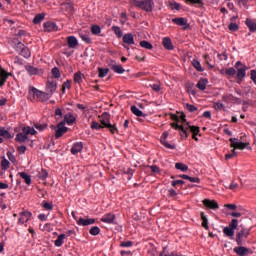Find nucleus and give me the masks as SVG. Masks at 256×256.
Segmentation results:
<instances>
[{
	"label": "nucleus",
	"instance_id": "f257e3e1",
	"mask_svg": "<svg viewBox=\"0 0 256 256\" xmlns=\"http://www.w3.org/2000/svg\"><path fill=\"white\" fill-rule=\"evenodd\" d=\"M99 117V122L104 129H108L111 135H115V133H119V129H117V124H111V114L109 112H103Z\"/></svg>",
	"mask_w": 256,
	"mask_h": 256
},
{
	"label": "nucleus",
	"instance_id": "f03ea898",
	"mask_svg": "<svg viewBox=\"0 0 256 256\" xmlns=\"http://www.w3.org/2000/svg\"><path fill=\"white\" fill-rule=\"evenodd\" d=\"M130 5L132 7H139V9L146 11V13H151L155 7V2L153 0H130Z\"/></svg>",
	"mask_w": 256,
	"mask_h": 256
},
{
	"label": "nucleus",
	"instance_id": "7ed1b4c3",
	"mask_svg": "<svg viewBox=\"0 0 256 256\" xmlns=\"http://www.w3.org/2000/svg\"><path fill=\"white\" fill-rule=\"evenodd\" d=\"M29 93L33 94V98L36 101H40L41 103H45V101H49L51 99V94L47 92H43L35 87H30Z\"/></svg>",
	"mask_w": 256,
	"mask_h": 256
},
{
	"label": "nucleus",
	"instance_id": "20e7f679",
	"mask_svg": "<svg viewBox=\"0 0 256 256\" xmlns=\"http://www.w3.org/2000/svg\"><path fill=\"white\" fill-rule=\"evenodd\" d=\"M239 227V220L232 219L228 226L224 227L223 233L229 239H233L235 237V229Z\"/></svg>",
	"mask_w": 256,
	"mask_h": 256
},
{
	"label": "nucleus",
	"instance_id": "39448f33",
	"mask_svg": "<svg viewBox=\"0 0 256 256\" xmlns=\"http://www.w3.org/2000/svg\"><path fill=\"white\" fill-rule=\"evenodd\" d=\"M240 230L236 233V243L237 245H243V239H247L251 235V229L245 228V226L240 225Z\"/></svg>",
	"mask_w": 256,
	"mask_h": 256
},
{
	"label": "nucleus",
	"instance_id": "423d86ee",
	"mask_svg": "<svg viewBox=\"0 0 256 256\" xmlns=\"http://www.w3.org/2000/svg\"><path fill=\"white\" fill-rule=\"evenodd\" d=\"M51 129H55V139H61L69 131V128L65 126V121H61L57 126H51Z\"/></svg>",
	"mask_w": 256,
	"mask_h": 256
},
{
	"label": "nucleus",
	"instance_id": "0eeeda50",
	"mask_svg": "<svg viewBox=\"0 0 256 256\" xmlns=\"http://www.w3.org/2000/svg\"><path fill=\"white\" fill-rule=\"evenodd\" d=\"M16 51H19L20 55L25 59H29V57H31V50H29L21 41L17 43Z\"/></svg>",
	"mask_w": 256,
	"mask_h": 256
},
{
	"label": "nucleus",
	"instance_id": "6e6552de",
	"mask_svg": "<svg viewBox=\"0 0 256 256\" xmlns=\"http://www.w3.org/2000/svg\"><path fill=\"white\" fill-rule=\"evenodd\" d=\"M233 251L238 256H249L253 253V251H251V249H249L243 245H238V246L234 247Z\"/></svg>",
	"mask_w": 256,
	"mask_h": 256
},
{
	"label": "nucleus",
	"instance_id": "1a4fd4ad",
	"mask_svg": "<svg viewBox=\"0 0 256 256\" xmlns=\"http://www.w3.org/2000/svg\"><path fill=\"white\" fill-rule=\"evenodd\" d=\"M247 145H249V143L240 142L238 138H230V146L233 147V149L243 151V149L247 148Z\"/></svg>",
	"mask_w": 256,
	"mask_h": 256
},
{
	"label": "nucleus",
	"instance_id": "9d476101",
	"mask_svg": "<svg viewBox=\"0 0 256 256\" xmlns=\"http://www.w3.org/2000/svg\"><path fill=\"white\" fill-rule=\"evenodd\" d=\"M32 213L30 211H22L19 213V219H18V225H25V223H27L28 221L31 220L32 217Z\"/></svg>",
	"mask_w": 256,
	"mask_h": 256
},
{
	"label": "nucleus",
	"instance_id": "9b49d317",
	"mask_svg": "<svg viewBox=\"0 0 256 256\" xmlns=\"http://www.w3.org/2000/svg\"><path fill=\"white\" fill-rule=\"evenodd\" d=\"M43 27L46 33H53V32L59 31V26H57L55 22H51V21L45 22L43 24Z\"/></svg>",
	"mask_w": 256,
	"mask_h": 256
},
{
	"label": "nucleus",
	"instance_id": "f8f14e48",
	"mask_svg": "<svg viewBox=\"0 0 256 256\" xmlns=\"http://www.w3.org/2000/svg\"><path fill=\"white\" fill-rule=\"evenodd\" d=\"M202 203L207 209H212L213 211H217V209H219V203L215 200L204 199Z\"/></svg>",
	"mask_w": 256,
	"mask_h": 256
},
{
	"label": "nucleus",
	"instance_id": "ddd939ff",
	"mask_svg": "<svg viewBox=\"0 0 256 256\" xmlns=\"http://www.w3.org/2000/svg\"><path fill=\"white\" fill-rule=\"evenodd\" d=\"M167 137H169V132H163L160 138V143H162L166 149H176L177 146H175V144H170L167 142Z\"/></svg>",
	"mask_w": 256,
	"mask_h": 256
},
{
	"label": "nucleus",
	"instance_id": "4468645a",
	"mask_svg": "<svg viewBox=\"0 0 256 256\" xmlns=\"http://www.w3.org/2000/svg\"><path fill=\"white\" fill-rule=\"evenodd\" d=\"M46 91L50 97H53V94L57 91V81H48L46 83Z\"/></svg>",
	"mask_w": 256,
	"mask_h": 256
},
{
	"label": "nucleus",
	"instance_id": "2eb2a0df",
	"mask_svg": "<svg viewBox=\"0 0 256 256\" xmlns=\"http://www.w3.org/2000/svg\"><path fill=\"white\" fill-rule=\"evenodd\" d=\"M115 219H116L115 214L107 213L104 216H102L100 221H102V223H107L108 225H113V223H115Z\"/></svg>",
	"mask_w": 256,
	"mask_h": 256
},
{
	"label": "nucleus",
	"instance_id": "dca6fc26",
	"mask_svg": "<svg viewBox=\"0 0 256 256\" xmlns=\"http://www.w3.org/2000/svg\"><path fill=\"white\" fill-rule=\"evenodd\" d=\"M95 223V218H79L77 220V225H79L80 227H87L89 225H94Z\"/></svg>",
	"mask_w": 256,
	"mask_h": 256
},
{
	"label": "nucleus",
	"instance_id": "f3484780",
	"mask_svg": "<svg viewBox=\"0 0 256 256\" xmlns=\"http://www.w3.org/2000/svg\"><path fill=\"white\" fill-rule=\"evenodd\" d=\"M247 76V66L243 65L241 68L237 69L236 77L238 81H243L245 77Z\"/></svg>",
	"mask_w": 256,
	"mask_h": 256
},
{
	"label": "nucleus",
	"instance_id": "a211bd4d",
	"mask_svg": "<svg viewBox=\"0 0 256 256\" xmlns=\"http://www.w3.org/2000/svg\"><path fill=\"white\" fill-rule=\"evenodd\" d=\"M122 41L125 45H135V37L133 36V33L125 34Z\"/></svg>",
	"mask_w": 256,
	"mask_h": 256
},
{
	"label": "nucleus",
	"instance_id": "6ab92c4d",
	"mask_svg": "<svg viewBox=\"0 0 256 256\" xmlns=\"http://www.w3.org/2000/svg\"><path fill=\"white\" fill-rule=\"evenodd\" d=\"M83 151V142H75L71 148V154L77 155Z\"/></svg>",
	"mask_w": 256,
	"mask_h": 256
},
{
	"label": "nucleus",
	"instance_id": "aec40b11",
	"mask_svg": "<svg viewBox=\"0 0 256 256\" xmlns=\"http://www.w3.org/2000/svg\"><path fill=\"white\" fill-rule=\"evenodd\" d=\"M162 45H163L164 49H167V51H173V49H174L173 42L171 41V38H169V37H164L162 39Z\"/></svg>",
	"mask_w": 256,
	"mask_h": 256
},
{
	"label": "nucleus",
	"instance_id": "412c9836",
	"mask_svg": "<svg viewBox=\"0 0 256 256\" xmlns=\"http://www.w3.org/2000/svg\"><path fill=\"white\" fill-rule=\"evenodd\" d=\"M208 84L209 80L207 78H200V80L196 84V87L197 89H200V91H205L207 89Z\"/></svg>",
	"mask_w": 256,
	"mask_h": 256
},
{
	"label": "nucleus",
	"instance_id": "4be33fe9",
	"mask_svg": "<svg viewBox=\"0 0 256 256\" xmlns=\"http://www.w3.org/2000/svg\"><path fill=\"white\" fill-rule=\"evenodd\" d=\"M67 43L70 49H75V47L79 45V41H77V38L75 36H68Z\"/></svg>",
	"mask_w": 256,
	"mask_h": 256
},
{
	"label": "nucleus",
	"instance_id": "5701e85b",
	"mask_svg": "<svg viewBox=\"0 0 256 256\" xmlns=\"http://www.w3.org/2000/svg\"><path fill=\"white\" fill-rule=\"evenodd\" d=\"M220 73L221 75H226L227 79H230L231 77H233V75L237 74V70H235V68L233 67H230L226 70H221Z\"/></svg>",
	"mask_w": 256,
	"mask_h": 256
},
{
	"label": "nucleus",
	"instance_id": "b1692460",
	"mask_svg": "<svg viewBox=\"0 0 256 256\" xmlns=\"http://www.w3.org/2000/svg\"><path fill=\"white\" fill-rule=\"evenodd\" d=\"M245 25L248 27L250 33H256V22L251 19H246Z\"/></svg>",
	"mask_w": 256,
	"mask_h": 256
},
{
	"label": "nucleus",
	"instance_id": "393cba45",
	"mask_svg": "<svg viewBox=\"0 0 256 256\" xmlns=\"http://www.w3.org/2000/svg\"><path fill=\"white\" fill-rule=\"evenodd\" d=\"M65 123L68 125H73L77 121V118L73 115V113H68L64 116Z\"/></svg>",
	"mask_w": 256,
	"mask_h": 256
},
{
	"label": "nucleus",
	"instance_id": "a878e982",
	"mask_svg": "<svg viewBox=\"0 0 256 256\" xmlns=\"http://www.w3.org/2000/svg\"><path fill=\"white\" fill-rule=\"evenodd\" d=\"M25 70L31 77H33V75H39V68H35L34 66L26 65Z\"/></svg>",
	"mask_w": 256,
	"mask_h": 256
},
{
	"label": "nucleus",
	"instance_id": "bb28decb",
	"mask_svg": "<svg viewBox=\"0 0 256 256\" xmlns=\"http://www.w3.org/2000/svg\"><path fill=\"white\" fill-rule=\"evenodd\" d=\"M19 177H21V179L24 180V183H26V185H31L32 180H31V175L25 173V172H19L18 173Z\"/></svg>",
	"mask_w": 256,
	"mask_h": 256
},
{
	"label": "nucleus",
	"instance_id": "cd10ccee",
	"mask_svg": "<svg viewBox=\"0 0 256 256\" xmlns=\"http://www.w3.org/2000/svg\"><path fill=\"white\" fill-rule=\"evenodd\" d=\"M130 110L132 111L133 115H136V117H147V114L143 113V111L138 109V107L135 105L131 106Z\"/></svg>",
	"mask_w": 256,
	"mask_h": 256
},
{
	"label": "nucleus",
	"instance_id": "c85d7f7f",
	"mask_svg": "<svg viewBox=\"0 0 256 256\" xmlns=\"http://www.w3.org/2000/svg\"><path fill=\"white\" fill-rule=\"evenodd\" d=\"M186 3L187 5H193L198 9H201V7H203V0H186Z\"/></svg>",
	"mask_w": 256,
	"mask_h": 256
},
{
	"label": "nucleus",
	"instance_id": "c756f323",
	"mask_svg": "<svg viewBox=\"0 0 256 256\" xmlns=\"http://www.w3.org/2000/svg\"><path fill=\"white\" fill-rule=\"evenodd\" d=\"M111 69L112 71H114V73H117L118 75H123V73H125V69L121 65L114 64L111 66Z\"/></svg>",
	"mask_w": 256,
	"mask_h": 256
},
{
	"label": "nucleus",
	"instance_id": "7c9ffc66",
	"mask_svg": "<svg viewBox=\"0 0 256 256\" xmlns=\"http://www.w3.org/2000/svg\"><path fill=\"white\" fill-rule=\"evenodd\" d=\"M79 37L84 41V43H87V45H91V43H93V40H91V37H89V34L87 33L80 32Z\"/></svg>",
	"mask_w": 256,
	"mask_h": 256
},
{
	"label": "nucleus",
	"instance_id": "2f4dec72",
	"mask_svg": "<svg viewBox=\"0 0 256 256\" xmlns=\"http://www.w3.org/2000/svg\"><path fill=\"white\" fill-rule=\"evenodd\" d=\"M65 234H60L58 238L54 241L55 247H61L65 243Z\"/></svg>",
	"mask_w": 256,
	"mask_h": 256
},
{
	"label": "nucleus",
	"instance_id": "473e14b6",
	"mask_svg": "<svg viewBox=\"0 0 256 256\" xmlns=\"http://www.w3.org/2000/svg\"><path fill=\"white\" fill-rule=\"evenodd\" d=\"M27 139H29L28 136H26L25 134L19 132L16 137H15V141L17 143H25V141H27Z\"/></svg>",
	"mask_w": 256,
	"mask_h": 256
},
{
	"label": "nucleus",
	"instance_id": "72a5a7b5",
	"mask_svg": "<svg viewBox=\"0 0 256 256\" xmlns=\"http://www.w3.org/2000/svg\"><path fill=\"white\" fill-rule=\"evenodd\" d=\"M200 217L202 220V227L206 230L209 229V220L207 219V216H205V212H201Z\"/></svg>",
	"mask_w": 256,
	"mask_h": 256
},
{
	"label": "nucleus",
	"instance_id": "f704fd0d",
	"mask_svg": "<svg viewBox=\"0 0 256 256\" xmlns=\"http://www.w3.org/2000/svg\"><path fill=\"white\" fill-rule=\"evenodd\" d=\"M111 29H112L114 35H116V37L118 39H121V37H123V30H121V27H119V26H112Z\"/></svg>",
	"mask_w": 256,
	"mask_h": 256
},
{
	"label": "nucleus",
	"instance_id": "c9c22d12",
	"mask_svg": "<svg viewBox=\"0 0 256 256\" xmlns=\"http://www.w3.org/2000/svg\"><path fill=\"white\" fill-rule=\"evenodd\" d=\"M172 23H175V25H179L180 27H183V26L187 25V19L174 18V19H172Z\"/></svg>",
	"mask_w": 256,
	"mask_h": 256
},
{
	"label": "nucleus",
	"instance_id": "e433bc0d",
	"mask_svg": "<svg viewBox=\"0 0 256 256\" xmlns=\"http://www.w3.org/2000/svg\"><path fill=\"white\" fill-rule=\"evenodd\" d=\"M74 83H77L78 85L83 83V73H81V71H78L74 74Z\"/></svg>",
	"mask_w": 256,
	"mask_h": 256
},
{
	"label": "nucleus",
	"instance_id": "4c0bfd02",
	"mask_svg": "<svg viewBox=\"0 0 256 256\" xmlns=\"http://www.w3.org/2000/svg\"><path fill=\"white\" fill-rule=\"evenodd\" d=\"M0 137H4V139H13V135H11L5 128H0Z\"/></svg>",
	"mask_w": 256,
	"mask_h": 256
},
{
	"label": "nucleus",
	"instance_id": "58836bf2",
	"mask_svg": "<svg viewBox=\"0 0 256 256\" xmlns=\"http://www.w3.org/2000/svg\"><path fill=\"white\" fill-rule=\"evenodd\" d=\"M90 129H93L95 131H101L103 128V125L97 121H92L90 125Z\"/></svg>",
	"mask_w": 256,
	"mask_h": 256
},
{
	"label": "nucleus",
	"instance_id": "ea45409f",
	"mask_svg": "<svg viewBox=\"0 0 256 256\" xmlns=\"http://www.w3.org/2000/svg\"><path fill=\"white\" fill-rule=\"evenodd\" d=\"M192 65L196 69V71L203 73L204 69L201 66V62H199V60H197V59L192 60Z\"/></svg>",
	"mask_w": 256,
	"mask_h": 256
},
{
	"label": "nucleus",
	"instance_id": "a19ab883",
	"mask_svg": "<svg viewBox=\"0 0 256 256\" xmlns=\"http://www.w3.org/2000/svg\"><path fill=\"white\" fill-rule=\"evenodd\" d=\"M44 19H45L44 13L37 14L33 19V23L34 25H39V23H41V21H43Z\"/></svg>",
	"mask_w": 256,
	"mask_h": 256
},
{
	"label": "nucleus",
	"instance_id": "79ce46f5",
	"mask_svg": "<svg viewBox=\"0 0 256 256\" xmlns=\"http://www.w3.org/2000/svg\"><path fill=\"white\" fill-rule=\"evenodd\" d=\"M109 75V68H98V77L103 79V77H107Z\"/></svg>",
	"mask_w": 256,
	"mask_h": 256
},
{
	"label": "nucleus",
	"instance_id": "37998d69",
	"mask_svg": "<svg viewBox=\"0 0 256 256\" xmlns=\"http://www.w3.org/2000/svg\"><path fill=\"white\" fill-rule=\"evenodd\" d=\"M181 139H187L189 137V128L182 126V129L179 130Z\"/></svg>",
	"mask_w": 256,
	"mask_h": 256
},
{
	"label": "nucleus",
	"instance_id": "c03bdc74",
	"mask_svg": "<svg viewBox=\"0 0 256 256\" xmlns=\"http://www.w3.org/2000/svg\"><path fill=\"white\" fill-rule=\"evenodd\" d=\"M90 30H91L92 35H100L101 34V26H99V25H96V24L92 25Z\"/></svg>",
	"mask_w": 256,
	"mask_h": 256
},
{
	"label": "nucleus",
	"instance_id": "a18cd8bd",
	"mask_svg": "<svg viewBox=\"0 0 256 256\" xmlns=\"http://www.w3.org/2000/svg\"><path fill=\"white\" fill-rule=\"evenodd\" d=\"M140 47H142L143 49L151 50V49H153V44H151L147 40H142V41H140Z\"/></svg>",
	"mask_w": 256,
	"mask_h": 256
},
{
	"label": "nucleus",
	"instance_id": "49530a36",
	"mask_svg": "<svg viewBox=\"0 0 256 256\" xmlns=\"http://www.w3.org/2000/svg\"><path fill=\"white\" fill-rule=\"evenodd\" d=\"M175 168L178 169V171H183V173H185V171H188L189 166H187L186 164L178 162V163L175 164Z\"/></svg>",
	"mask_w": 256,
	"mask_h": 256
},
{
	"label": "nucleus",
	"instance_id": "de8ad7c7",
	"mask_svg": "<svg viewBox=\"0 0 256 256\" xmlns=\"http://www.w3.org/2000/svg\"><path fill=\"white\" fill-rule=\"evenodd\" d=\"M203 59L210 69H215V65L211 64V56L209 54H204Z\"/></svg>",
	"mask_w": 256,
	"mask_h": 256
},
{
	"label": "nucleus",
	"instance_id": "09e8293b",
	"mask_svg": "<svg viewBox=\"0 0 256 256\" xmlns=\"http://www.w3.org/2000/svg\"><path fill=\"white\" fill-rule=\"evenodd\" d=\"M89 233L90 235L96 237V235H99V233H101V228H99V226H93L92 228H90Z\"/></svg>",
	"mask_w": 256,
	"mask_h": 256
},
{
	"label": "nucleus",
	"instance_id": "8fccbe9b",
	"mask_svg": "<svg viewBox=\"0 0 256 256\" xmlns=\"http://www.w3.org/2000/svg\"><path fill=\"white\" fill-rule=\"evenodd\" d=\"M38 177L42 181H45L47 179V177H49V173L47 172V170L41 169V171L38 173Z\"/></svg>",
	"mask_w": 256,
	"mask_h": 256
},
{
	"label": "nucleus",
	"instance_id": "3c124183",
	"mask_svg": "<svg viewBox=\"0 0 256 256\" xmlns=\"http://www.w3.org/2000/svg\"><path fill=\"white\" fill-rule=\"evenodd\" d=\"M9 160H7V158H3L1 161V169L2 171H7V169H9Z\"/></svg>",
	"mask_w": 256,
	"mask_h": 256
},
{
	"label": "nucleus",
	"instance_id": "603ef678",
	"mask_svg": "<svg viewBox=\"0 0 256 256\" xmlns=\"http://www.w3.org/2000/svg\"><path fill=\"white\" fill-rule=\"evenodd\" d=\"M0 79H4V81H7V79H9V74L7 73V71H5V69H3L1 65H0Z\"/></svg>",
	"mask_w": 256,
	"mask_h": 256
},
{
	"label": "nucleus",
	"instance_id": "864d4df0",
	"mask_svg": "<svg viewBox=\"0 0 256 256\" xmlns=\"http://www.w3.org/2000/svg\"><path fill=\"white\" fill-rule=\"evenodd\" d=\"M52 75L54 79H60L61 78V71H59L58 67L52 68Z\"/></svg>",
	"mask_w": 256,
	"mask_h": 256
},
{
	"label": "nucleus",
	"instance_id": "5fc2aeb1",
	"mask_svg": "<svg viewBox=\"0 0 256 256\" xmlns=\"http://www.w3.org/2000/svg\"><path fill=\"white\" fill-rule=\"evenodd\" d=\"M188 129H190L192 135H199V133L201 132L199 126H188Z\"/></svg>",
	"mask_w": 256,
	"mask_h": 256
},
{
	"label": "nucleus",
	"instance_id": "6e6d98bb",
	"mask_svg": "<svg viewBox=\"0 0 256 256\" xmlns=\"http://www.w3.org/2000/svg\"><path fill=\"white\" fill-rule=\"evenodd\" d=\"M73 81L67 80L66 82L63 83L62 85V93H65L66 89H71Z\"/></svg>",
	"mask_w": 256,
	"mask_h": 256
},
{
	"label": "nucleus",
	"instance_id": "4d7b16f0",
	"mask_svg": "<svg viewBox=\"0 0 256 256\" xmlns=\"http://www.w3.org/2000/svg\"><path fill=\"white\" fill-rule=\"evenodd\" d=\"M214 109L216 111H223L225 109V105L221 102H215L214 103Z\"/></svg>",
	"mask_w": 256,
	"mask_h": 256
},
{
	"label": "nucleus",
	"instance_id": "13d9d810",
	"mask_svg": "<svg viewBox=\"0 0 256 256\" xmlns=\"http://www.w3.org/2000/svg\"><path fill=\"white\" fill-rule=\"evenodd\" d=\"M239 188V184L237 182H232L229 186H226V189H230V191H237Z\"/></svg>",
	"mask_w": 256,
	"mask_h": 256
},
{
	"label": "nucleus",
	"instance_id": "bf43d9fd",
	"mask_svg": "<svg viewBox=\"0 0 256 256\" xmlns=\"http://www.w3.org/2000/svg\"><path fill=\"white\" fill-rule=\"evenodd\" d=\"M249 0H238V5H242L244 9H249Z\"/></svg>",
	"mask_w": 256,
	"mask_h": 256
},
{
	"label": "nucleus",
	"instance_id": "052dcab7",
	"mask_svg": "<svg viewBox=\"0 0 256 256\" xmlns=\"http://www.w3.org/2000/svg\"><path fill=\"white\" fill-rule=\"evenodd\" d=\"M186 109L189 111V113H195L198 108L193 104H186Z\"/></svg>",
	"mask_w": 256,
	"mask_h": 256
},
{
	"label": "nucleus",
	"instance_id": "680f3d73",
	"mask_svg": "<svg viewBox=\"0 0 256 256\" xmlns=\"http://www.w3.org/2000/svg\"><path fill=\"white\" fill-rule=\"evenodd\" d=\"M228 29L229 31H239V25H237V23H230L228 25Z\"/></svg>",
	"mask_w": 256,
	"mask_h": 256
},
{
	"label": "nucleus",
	"instance_id": "e2e57ef3",
	"mask_svg": "<svg viewBox=\"0 0 256 256\" xmlns=\"http://www.w3.org/2000/svg\"><path fill=\"white\" fill-rule=\"evenodd\" d=\"M233 99L232 94H228V95H223L222 96V101H224V103H229L231 102Z\"/></svg>",
	"mask_w": 256,
	"mask_h": 256
},
{
	"label": "nucleus",
	"instance_id": "0e129e2a",
	"mask_svg": "<svg viewBox=\"0 0 256 256\" xmlns=\"http://www.w3.org/2000/svg\"><path fill=\"white\" fill-rule=\"evenodd\" d=\"M17 151L19 155H25V151H27V146L22 145L17 147Z\"/></svg>",
	"mask_w": 256,
	"mask_h": 256
},
{
	"label": "nucleus",
	"instance_id": "69168bd1",
	"mask_svg": "<svg viewBox=\"0 0 256 256\" xmlns=\"http://www.w3.org/2000/svg\"><path fill=\"white\" fill-rule=\"evenodd\" d=\"M42 207L46 209V211H53V204L49 202H44Z\"/></svg>",
	"mask_w": 256,
	"mask_h": 256
},
{
	"label": "nucleus",
	"instance_id": "338daca9",
	"mask_svg": "<svg viewBox=\"0 0 256 256\" xmlns=\"http://www.w3.org/2000/svg\"><path fill=\"white\" fill-rule=\"evenodd\" d=\"M34 127L38 131H45V129H47V124H35Z\"/></svg>",
	"mask_w": 256,
	"mask_h": 256
},
{
	"label": "nucleus",
	"instance_id": "774afa93",
	"mask_svg": "<svg viewBox=\"0 0 256 256\" xmlns=\"http://www.w3.org/2000/svg\"><path fill=\"white\" fill-rule=\"evenodd\" d=\"M120 247H133L132 241H123L120 243Z\"/></svg>",
	"mask_w": 256,
	"mask_h": 256
}]
</instances>
